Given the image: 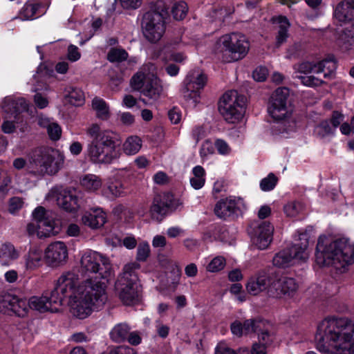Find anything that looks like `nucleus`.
<instances>
[{
    "instance_id": "nucleus-1",
    "label": "nucleus",
    "mask_w": 354,
    "mask_h": 354,
    "mask_svg": "<svg viewBox=\"0 0 354 354\" xmlns=\"http://www.w3.org/2000/svg\"><path fill=\"white\" fill-rule=\"evenodd\" d=\"M78 277L73 272L63 273L57 280L50 296H33L29 299L30 308L39 312L56 311L65 298H68L71 313L79 319L89 316L93 310L102 308L106 302V286L93 279H88L76 289Z\"/></svg>"
},
{
    "instance_id": "nucleus-2",
    "label": "nucleus",
    "mask_w": 354,
    "mask_h": 354,
    "mask_svg": "<svg viewBox=\"0 0 354 354\" xmlns=\"http://www.w3.org/2000/svg\"><path fill=\"white\" fill-rule=\"evenodd\" d=\"M316 346L324 353L354 354V323L346 318H326L317 327Z\"/></svg>"
},
{
    "instance_id": "nucleus-3",
    "label": "nucleus",
    "mask_w": 354,
    "mask_h": 354,
    "mask_svg": "<svg viewBox=\"0 0 354 354\" xmlns=\"http://www.w3.org/2000/svg\"><path fill=\"white\" fill-rule=\"evenodd\" d=\"M315 261L321 266H332L344 271L354 262V244L345 238L335 239L331 236L321 235L317 244Z\"/></svg>"
},
{
    "instance_id": "nucleus-4",
    "label": "nucleus",
    "mask_w": 354,
    "mask_h": 354,
    "mask_svg": "<svg viewBox=\"0 0 354 354\" xmlns=\"http://www.w3.org/2000/svg\"><path fill=\"white\" fill-rule=\"evenodd\" d=\"M86 134L91 138L86 154L92 162L109 165L120 158V151L111 132L102 131L98 124H93L86 129Z\"/></svg>"
},
{
    "instance_id": "nucleus-5",
    "label": "nucleus",
    "mask_w": 354,
    "mask_h": 354,
    "mask_svg": "<svg viewBox=\"0 0 354 354\" xmlns=\"http://www.w3.org/2000/svg\"><path fill=\"white\" fill-rule=\"evenodd\" d=\"M80 255L78 271L82 275L88 276V278L81 283L78 279L76 289H78L79 286H82V283L88 279H96L105 284L107 299V282L113 274L109 259L103 254L92 250L82 251ZM72 272L78 275L74 271ZM77 277L79 278V276Z\"/></svg>"
},
{
    "instance_id": "nucleus-6",
    "label": "nucleus",
    "mask_w": 354,
    "mask_h": 354,
    "mask_svg": "<svg viewBox=\"0 0 354 354\" xmlns=\"http://www.w3.org/2000/svg\"><path fill=\"white\" fill-rule=\"evenodd\" d=\"M289 94L288 88H278L272 95L268 106L269 115L277 122L279 133H288L297 129L293 107L288 100Z\"/></svg>"
},
{
    "instance_id": "nucleus-7",
    "label": "nucleus",
    "mask_w": 354,
    "mask_h": 354,
    "mask_svg": "<svg viewBox=\"0 0 354 354\" xmlns=\"http://www.w3.org/2000/svg\"><path fill=\"white\" fill-rule=\"evenodd\" d=\"M250 50L246 37L239 32L225 34L220 37L214 46V53L224 62L231 63L243 59Z\"/></svg>"
},
{
    "instance_id": "nucleus-8",
    "label": "nucleus",
    "mask_w": 354,
    "mask_h": 354,
    "mask_svg": "<svg viewBox=\"0 0 354 354\" xmlns=\"http://www.w3.org/2000/svg\"><path fill=\"white\" fill-rule=\"evenodd\" d=\"M64 156L46 147L35 149L30 155L29 171L37 176H53L62 167Z\"/></svg>"
},
{
    "instance_id": "nucleus-9",
    "label": "nucleus",
    "mask_w": 354,
    "mask_h": 354,
    "mask_svg": "<svg viewBox=\"0 0 354 354\" xmlns=\"http://www.w3.org/2000/svg\"><path fill=\"white\" fill-rule=\"evenodd\" d=\"M140 267L136 261L126 264L115 283L119 298L125 305H133L140 301L141 286L136 272Z\"/></svg>"
},
{
    "instance_id": "nucleus-10",
    "label": "nucleus",
    "mask_w": 354,
    "mask_h": 354,
    "mask_svg": "<svg viewBox=\"0 0 354 354\" xmlns=\"http://www.w3.org/2000/svg\"><path fill=\"white\" fill-rule=\"evenodd\" d=\"M336 68V62L332 57H329L317 63L304 62L295 64L293 67L295 70V77L300 79L304 85L310 87L321 86L324 83V81L313 75L302 76L299 75L297 73L306 74L312 72L315 73H323L325 78H329L333 75Z\"/></svg>"
},
{
    "instance_id": "nucleus-11",
    "label": "nucleus",
    "mask_w": 354,
    "mask_h": 354,
    "mask_svg": "<svg viewBox=\"0 0 354 354\" xmlns=\"http://www.w3.org/2000/svg\"><path fill=\"white\" fill-rule=\"evenodd\" d=\"M309 236L307 232H299L298 239L290 248L284 249L277 253L272 259L273 265L278 268H287L297 263L305 262L309 257Z\"/></svg>"
},
{
    "instance_id": "nucleus-12",
    "label": "nucleus",
    "mask_w": 354,
    "mask_h": 354,
    "mask_svg": "<svg viewBox=\"0 0 354 354\" xmlns=\"http://www.w3.org/2000/svg\"><path fill=\"white\" fill-rule=\"evenodd\" d=\"M155 69V66L151 63L145 64L131 80L133 88L140 91L152 101H156L162 91L160 80L154 74Z\"/></svg>"
},
{
    "instance_id": "nucleus-13",
    "label": "nucleus",
    "mask_w": 354,
    "mask_h": 354,
    "mask_svg": "<svg viewBox=\"0 0 354 354\" xmlns=\"http://www.w3.org/2000/svg\"><path fill=\"white\" fill-rule=\"evenodd\" d=\"M32 217L33 221L27 225L29 235H36L39 238L49 237L57 234L61 230L59 221L41 206L35 209Z\"/></svg>"
},
{
    "instance_id": "nucleus-14",
    "label": "nucleus",
    "mask_w": 354,
    "mask_h": 354,
    "mask_svg": "<svg viewBox=\"0 0 354 354\" xmlns=\"http://www.w3.org/2000/svg\"><path fill=\"white\" fill-rule=\"evenodd\" d=\"M246 98L235 90L225 92L218 102V111L225 120L229 123L239 122L244 115Z\"/></svg>"
},
{
    "instance_id": "nucleus-15",
    "label": "nucleus",
    "mask_w": 354,
    "mask_h": 354,
    "mask_svg": "<svg viewBox=\"0 0 354 354\" xmlns=\"http://www.w3.org/2000/svg\"><path fill=\"white\" fill-rule=\"evenodd\" d=\"M207 76L198 68L190 71L184 80V97L195 106L199 102L200 92L207 83Z\"/></svg>"
},
{
    "instance_id": "nucleus-16",
    "label": "nucleus",
    "mask_w": 354,
    "mask_h": 354,
    "mask_svg": "<svg viewBox=\"0 0 354 354\" xmlns=\"http://www.w3.org/2000/svg\"><path fill=\"white\" fill-rule=\"evenodd\" d=\"M165 19L153 12H147L142 19V29L145 37L151 43L158 41L164 35L166 29Z\"/></svg>"
},
{
    "instance_id": "nucleus-17",
    "label": "nucleus",
    "mask_w": 354,
    "mask_h": 354,
    "mask_svg": "<svg viewBox=\"0 0 354 354\" xmlns=\"http://www.w3.org/2000/svg\"><path fill=\"white\" fill-rule=\"evenodd\" d=\"M253 243L260 250L267 248L272 240L274 227L268 221H255L250 231Z\"/></svg>"
},
{
    "instance_id": "nucleus-18",
    "label": "nucleus",
    "mask_w": 354,
    "mask_h": 354,
    "mask_svg": "<svg viewBox=\"0 0 354 354\" xmlns=\"http://www.w3.org/2000/svg\"><path fill=\"white\" fill-rule=\"evenodd\" d=\"M245 209L243 198L229 196L217 202L214 208L216 215L223 219L234 217Z\"/></svg>"
},
{
    "instance_id": "nucleus-19",
    "label": "nucleus",
    "mask_w": 354,
    "mask_h": 354,
    "mask_svg": "<svg viewBox=\"0 0 354 354\" xmlns=\"http://www.w3.org/2000/svg\"><path fill=\"white\" fill-rule=\"evenodd\" d=\"M30 308L29 300L19 298L10 293H4L0 295V311L8 313H14L19 317H24Z\"/></svg>"
},
{
    "instance_id": "nucleus-20",
    "label": "nucleus",
    "mask_w": 354,
    "mask_h": 354,
    "mask_svg": "<svg viewBox=\"0 0 354 354\" xmlns=\"http://www.w3.org/2000/svg\"><path fill=\"white\" fill-rule=\"evenodd\" d=\"M298 288L295 279L288 277H274L272 286L269 289V297L272 298L292 297Z\"/></svg>"
},
{
    "instance_id": "nucleus-21",
    "label": "nucleus",
    "mask_w": 354,
    "mask_h": 354,
    "mask_svg": "<svg viewBox=\"0 0 354 354\" xmlns=\"http://www.w3.org/2000/svg\"><path fill=\"white\" fill-rule=\"evenodd\" d=\"M130 174H132V171L128 168L119 169L115 174V181L110 179L106 186L102 188V194L109 199L124 196L127 193L126 187L118 180Z\"/></svg>"
},
{
    "instance_id": "nucleus-22",
    "label": "nucleus",
    "mask_w": 354,
    "mask_h": 354,
    "mask_svg": "<svg viewBox=\"0 0 354 354\" xmlns=\"http://www.w3.org/2000/svg\"><path fill=\"white\" fill-rule=\"evenodd\" d=\"M176 207V201L171 194H165L153 198L149 209L151 218L161 221L169 209Z\"/></svg>"
},
{
    "instance_id": "nucleus-23",
    "label": "nucleus",
    "mask_w": 354,
    "mask_h": 354,
    "mask_svg": "<svg viewBox=\"0 0 354 354\" xmlns=\"http://www.w3.org/2000/svg\"><path fill=\"white\" fill-rule=\"evenodd\" d=\"M273 280L274 276L261 272L249 279L246 284L247 291L252 295H257L263 291H266L269 296V289L272 286Z\"/></svg>"
},
{
    "instance_id": "nucleus-24",
    "label": "nucleus",
    "mask_w": 354,
    "mask_h": 354,
    "mask_svg": "<svg viewBox=\"0 0 354 354\" xmlns=\"http://www.w3.org/2000/svg\"><path fill=\"white\" fill-rule=\"evenodd\" d=\"M45 257L52 266H59L68 259V248L62 241H55L48 245L45 250Z\"/></svg>"
},
{
    "instance_id": "nucleus-25",
    "label": "nucleus",
    "mask_w": 354,
    "mask_h": 354,
    "mask_svg": "<svg viewBox=\"0 0 354 354\" xmlns=\"http://www.w3.org/2000/svg\"><path fill=\"white\" fill-rule=\"evenodd\" d=\"M265 322L260 319H247L243 323L236 320L231 324L230 329L234 335L241 337L262 330Z\"/></svg>"
},
{
    "instance_id": "nucleus-26",
    "label": "nucleus",
    "mask_w": 354,
    "mask_h": 354,
    "mask_svg": "<svg viewBox=\"0 0 354 354\" xmlns=\"http://www.w3.org/2000/svg\"><path fill=\"white\" fill-rule=\"evenodd\" d=\"M81 195L75 189L64 190L57 197V205L67 212H76L82 204Z\"/></svg>"
},
{
    "instance_id": "nucleus-27",
    "label": "nucleus",
    "mask_w": 354,
    "mask_h": 354,
    "mask_svg": "<svg viewBox=\"0 0 354 354\" xmlns=\"http://www.w3.org/2000/svg\"><path fill=\"white\" fill-rule=\"evenodd\" d=\"M2 109L5 113L7 114L6 118H17L19 113L28 110V103L24 98H13L11 97H6Z\"/></svg>"
},
{
    "instance_id": "nucleus-28",
    "label": "nucleus",
    "mask_w": 354,
    "mask_h": 354,
    "mask_svg": "<svg viewBox=\"0 0 354 354\" xmlns=\"http://www.w3.org/2000/svg\"><path fill=\"white\" fill-rule=\"evenodd\" d=\"M334 17L340 26L354 20V0H344L339 3L335 9Z\"/></svg>"
},
{
    "instance_id": "nucleus-29",
    "label": "nucleus",
    "mask_w": 354,
    "mask_h": 354,
    "mask_svg": "<svg viewBox=\"0 0 354 354\" xmlns=\"http://www.w3.org/2000/svg\"><path fill=\"white\" fill-rule=\"evenodd\" d=\"M82 223L92 229L104 225L106 221L105 212L100 207L91 209L82 216Z\"/></svg>"
},
{
    "instance_id": "nucleus-30",
    "label": "nucleus",
    "mask_w": 354,
    "mask_h": 354,
    "mask_svg": "<svg viewBox=\"0 0 354 354\" xmlns=\"http://www.w3.org/2000/svg\"><path fill=\"white\" fill-rule=\"evenodd\" d=\"M43 252L41 250L33 247L24 257V265L26 272H32L42 266Z\"/></svg>"
},
{
    "instance_id": "nucleus-31",
    "label": "nucleus",
    "mask_w": 354,
    "mask_h": 354,
    "mask_svg": "<svg viewBox=\"0 0 354 354\" xmlns=\"http://www.w3.org/2000/svg\"><path fill=\"white\" fill-rule=\"evenodd\" d=\"M64 96L66 102L75 106H82L85 102L84 92L77 87L67 86L64 90Z\"/></svg>"
},
{
    "instance_id": "nucleus-32",
    "label": "nucleus",
    "mask_w": 354,
    "mask_h": 354,
    "mask_svg": "<svg viewBox=\"0 0 354 354\" xmlns=\"http://www.w3.org/2000/svg\"><path fill=\"white\" fill-rule=\"evenodd\" d=\"M46 9L40 3L25 4L19 13L23 20H31L43 15Z\"/></svg>"
},
{
    "instance_id": "nucleus-33",
    "label": "nucleus",
    "mask_w": 354,
    "mask_h": 354,
    "mask_svg": "<svg viewBox=\"0 0 354 354\" xmlns=\"http://www.w3.org/2000/svg\"><path fill=\"white\" fill-rule=\"evenodd\" d=\"M80 185L86 191L93 193L102 187V181L100 176L88 174L81 178Z\"/></svg>"
},
{
    "instance_id": "nucleus-34",
    "label": "nucleus",
    "mask_w": 354,
    "mask_h": 354,
    "mask_svg": "<svg viewBox=\"0 0 354 354\" xmlns=\"http://www.w3.org/2000/svg\"><path fill=\"white\" fill-rule=\"evenodd\" d=\"M91 105L97 118L102 120H108L110 118L109 106L103 99L99 97H94Z\"/></svg>"
},
{
    "instance_id": "nucleus-35",
    "label": "nucleus",
    "mask_w": 354,
    "mask_h": 354,
    "mask_svg": "<svg viewBox=\"0 0 354 354\" xmlns=\"http://www.w3.org/2000/svg\"><path fill=\"white\" fill-rule=\"evenodd\" d=\"M142 146V140L138 136H130L123 142L122 150L127 156L138 153Z\"/></svg>"
},
{
    "instance_id": "nucleus-36",
    "label": "nucleus",
    "mask_w": 354,
    "mask_h": 354,
    "mask_svg": "<svg viewBox=\"0 0 354 354\" xmlns=\"http://www.w3.org/2000/svg\"><path fill=\"white\" fill-rule=\"evenodd\" d=\"M38 124L40 127L47 129L50 138L53 140H58L62 134V129L59 125L54 122H51L48 118L41 117L39 119Z\"/></svg>"
},
{
    "instance_id": "nucleus-37",
    "label": "nucleus",
    "mask_w": 354,
    "mask_h": 354,
    "mask_svg": "<svg viewBox=\"0 0 354 354\" xmlns=\"http://www.w3.org/2000/svg\"><path fill=\"white\" fill-rule=\"evenodd\" d=\"M19 254L13 245L4 243L0 247V263L2 265H9L12 261L17 259Z\"/></svg>"
},
{
    "instance_id": "nucleus-38",
    "label": "nucleus",
    "mask_w": 354,
    "mask_h": 354,
    "mask_svg": "<svg viewBox=\"0 0 354 354\" xmlns=\"http://www.w3.org/2000/svg\"><path fill=\"white\" fill-rule=\"evenodd\" d=\"M172 0H150V10L148 12L160 14L163 19H166L169 16V9Z\"/></svg>"
},
{
    "instance_id": "nucleus-39",
    "label": "nucleus",
    "mask_w": 354,
    "mask_h": 354,
    "mask_svg": "<svg viewBox=\"0 0 354 354\" xmlns=\"http://www.w3.org/2000/svg\"><path fill=\"white\" fill-rule=\"evenodd\" d=\"M259 343L252 346V354H266L267 348L272 342V337L267 331H261L259 334Z\"/></svg>"
},
{
    "instance_id": "nucleus-40",
    "label": "nucleus",
    "mask_w": 354,
    "mask_h": 354,
    "mask_svg": "<svg viewBox=\"0 0 354 354\" xmlns=\"http://www.w3.org/2000/svg\"><path fill=\"white\" fill-rule=\"evenodd\" d=\"M205 171L204 168L200 165L194 167L192 170V176L189 182L191 186L195 189H201L205 183Z\"/></svg>"
},
{
    "instance_id": "nucleus-41",
    "label": "nucleus",
    "mask_w": 354,
    "mask_h": 354,
    "mask_svg": "<svg viewBox=\"0 0 354 354\" xmlns=\"http://www.w3.org/2000/svg\"><path fill=\"white\" fill-rule=\"evenodd\" d=\"M274 21L279 24V30L277 35V46H279L284 43L288 37V28L290 23L286 17L279 16L274 19Z\"/></svg>"
},
{
    "instance_id": "nucleus-42",
    "label": "nucleus",
    "mask_w": 354,
    "mask_h": 354,
    "mask_svg": "<svg viewBox=\"0 0 354 354\" xmlns=\"http://www.w3.org/2000/svg\"><path fill=\"white\" fill-rule=\"evenodd\" d=\"M339 44L343 50L354 47V26L351 25L343 31L339 38Z\"/></svg>"
},
{
    "instance_id": "nucleus-43",
    "label": "nucleus",
    "mask_w": 354,
    "mask_h": 354,
    "mask_svg": "<svg viewBox=\"0 0 354 354\" xmlns=\"http://www.w3.org/2000/svg\"><path fill=\"white\" fill-rule=\"evenodd\" d=\"M130 328L127 324H118L115 325L110 332V336L113 341L121 342L127 338Z\"/></svg>"
},
{
    "instance_id": "nucleus-44",
    "label": "nucleus",
    "mask_w": 354,
    "mask_h": 354,
    "mask_svg": "<svg viewBox=\"0 0 354 354\" xmlns=\"http://www.w3.org/2000/svg\"><path fill=\"white\" fill-rule=\"evenodd\" d=\"M188 6L185 1H179L174 4L171 8L173 17L176 20L183 19L187 13Z\"/></svg>"
},
{
    "instance_id": "nucleus-45",
    "label": "nucleus",
    "mask_w": 354,
    "mask_h": 354,
    "mask_svg": "<svg viewBox=\"0 0 354 354\" xmlns=\"http://www.w3.org/2000/svg\"><path fill=\"white\" fill-rule=\"evenodd\" d=\"M226 260L223 257L217 256L214 257L206 266V270L210 272H217L224 268Z\"/></svg>"
},
{
    "instance_id": "nucleus-46",
    "label": "nucleus",
    "mask_w": 354,
    "mask_h": 354,
    "mask_svg": "<svg viewBox=\"0 0 354 354\" xmlns=\"http://www.w3.org/2000/svg\"><path fill=\"white\" fill-rule=\"evenodd\" d=\"M334 128H333L328 120H324L321 122L315 128L314 133L317 136L324 138L329 135H333L335 133Z\"/></svg>"
},
{
    "instance_id": "nucleus-47",
    "label": "nucleus",
    "mask_w": 354,
    "mask_h": 354,
    "mask_svg": "<svg viewBox=\"0 0 354 354\" xmlns=\"http://www.w3.org/2000/svg\"><path fill=\"white\" fill-rule=\"evenodd\" d=\"M277 182V177L273 173H270L266 177L263 178L261 180L260 188L263 192H270L274 189Z\"/></svg>"
},
{
    "instance_id": "nucleus-48",
    "label": "nucleus",
    "mask_w": 354,
    "mask_h": 354,
    "mask_svg": "<svg viewBox=\"0 0 354 354\" xmlns=\"http://www.w3.org/2000/svg\"><path fill=\"white\" fill-rule=\"evenodd\" d=\"M128 57L127 51L122 48H112L107 55V59L111 62H122Z\"/></svg>"
},
{
    "instance_id": "nucleus-49",
    "label": "nucleus",
    "mask_w": 354,
    "mask_h": 354,
    "mask_svg": "<svg viewBox=\"0 0 354 354\" xmlns=\"http://www.w3.org/2000/svg\"><path fill=\"white\" fill-rule=\"evenodd\" d=\"M303 209V205L301 203L291 201L284 205V213L288 217L297 216Z\"/></svg>"
},
{
    "instance_id": "nucleus-50",
    "label": "nucleus",
    "mask_w": 354,
    "mask_h": 354,
    "mask_svg": "<svg viewBox=\"0 0 354 354\" xmlns=\"http://www.w3.org/2000/svg\"><path fill=\"white\" fill-rule=\"evenodd\" d=\"M151 250L149 244L147 241L140 242L137 248L136 260L146 261L150 255Z\"/></svg>"
},
{
    "instance_id": "nucleus-51",
    "label": "nucleus",
    "mask_w": 354,
    "mask_h": 354,
    "mask_svg": "<svg viewBox=\"0 0 354 354\" xmlns=\"http://www.w3.org/2000/svg\"><path fill=\"white\" fill-rule=\"evenodd\" d=\"M215 354H250V351L247 348H241L235 351L223 344H219L216 348Z\"/></svg>"
},
{
    "instance_id": "nucleus-52",
    "label": "nucleus",
    "mask_w": 354,
    "mask_h": 354,
    "mask_svg": "<svg viewBox=\"0 0 354 354\" xmlns=\"http://www.w3.org/2000/svg\"><path fill=\"white\" fill-rule=\"evenodd\" d=\"M200 156L203 159L207 158L214 153V145L209 140H205L200 149Z\"/></svg>"
},
{
    "instance_id": "nucleus-53",
    "label": "nucleus",
    "mask_w": 354,
    "mask_h": 354,
    "mask_svg": "<svg viewBox=\"0 0 354 354\" xmlns=\"http://www.w3.org/2000/svg\"><path fill=\"white\" fill-rule=\"evenodd\" d=\"M165 50H167L168 53L167 56L165 57L167 61H174L181 63L186 59V57L183 53L174 52L171 46H167L165 48Z\"/></svg>"
},
{
    "instance_id": "nucleus-54",
    "label": "nucleus",
    "mask_w": 354,
    "mask_h": 354,
    "mask_svg": "<svg viewBox=\"0 0 354 354\" xmlns=\"http://www.w3.org/2000/svg\"><path fill=\"white\" fill-rule=\"evenodd\" d=\"M268 75V71L266 67L259 66L253 71L252 77L255 81L263 82L266 80Z\"/></svg>"
},
{
    "instance_id": "nucleus-55",
    "label": "nucleus",
    "mask_w": 354,
    "mask_h": 354,
    "mask_svg": "<svg viewBox=\"0 0 354 354\" xmlns=\"http://www.w3.org/2000/svg\"><path fill=\"white\" fill-rule=\"evenodd\" d=\"M10 183V178L6 170L0 169V192L4 193Z\"/></svg>"
},
{
    "instance_id": "nucleus-56",
    "label": "nucleus",
    "mask_w": 354,
    "mask_h": 354,
    "mask_svg": "<svg viewBox=\"0 0 354 354\" xmlns=\"http://www.w3.org/2000/svg\"><path fill=\"white\" fill-rule=\"evenodd\" d=\"M24 205L23 200L19 197H13L10 200L9 212L11 214H15Z\"/></svg>"
},
{
    "instance_id": "nucleus-57",
    "label": "nucleus",
    "mask_w": 354,
    "mask_h": 354,
    "mask_svg": "<svg viewBox=\"0 0 354 354\" xmlns=\"http://www.w3.org/2000/svg\"><path fill=\"white\" fill-rule=\"evenodd\" d=\"M156 330L159 337L166 338L169 332V327L167 325L162 324L160 321H156Z\"/></svg>"
},
{
    "instance_id": "nucleus-58",
    "label": "nucleus",
    "mask_w": 354,
    "mask_h": 354,
    "mask_svg": "<svg viewBox=\"0 0 354 354\" xmlns=\"http://www.w3.org/2000/svg\"><path fill=\"white\" fill-rule=\"evenodd\" d=\"M344 119V115L339 112V111H333L330 118V122L332 124L331 127L334 128L335 131L336 129L340 125V124L343 122Z\"/></svg>"
},
{
    "instance_id": "nucleus-59",
    "label": "nucleus",
    "mask_w": 354,
    "mask_h": 354,
    "mask_svg": "<svg viewBox=\"0 0 354 354\" xmlns=\"http://www.w3.org/2000/svg\"><path fill=\"white\" fill-rule=\"evenodd\" d=\"M109 354H138L133 348L126 346H120L112 348Z\"/></svg>"
},
{
    "instance_id": "nucleus-60",
    "label": "nucleus",
    "mask_w": 354,
    "mask_h": 354,
    "mask_svg": "<svg viewBox=\"0 0 354 354\" xmlns=\"http://www.w3.org/2000/svg\"><path fill=\"white\" fill-rule=\"evenodd\" d=\"M214 147H216L218 152L221 155H227L230 151L229 145L223 140H217L215 142Z\"/></svg>"
},
{
    "instance_id": "nucleus-61",
    "label": "nucleus",
    "mask_w": 354,
    "mask_h": 354,
    "mask_svg": "<svg viewBox=\"0 0 354 354\" xmlns=\"http://www.w3.org/2000/svg\"><path fill=\"white\" fill-rule=\"evenodd\" d=\"M118 1L125 9H136L142 4L141 0H118Z\"/></svg>"
},
{
    "instance_id": "nucleus-62",
    "label": "nucleus",
    "mask_w": 354,
    "mask_h": 354,
    "mask_svg": "<svg viewBox=\"0 0 354 354\" xmlns=\"http://www.w3.org/2000/svg\"><path fill=\"white\" fill-rule=\"evenodd\" d=\"M207 135L206 130L203 127H196L192 131V137L198 143L199 140L205 138Z\"/></svg>"
},
{
    "instance_id": "nucleus-63",
    "label": "nucleus",
    "mask_w": 354,
    "mask_h": 354,
    "mask_svg": "<svg viewBox=\"0 0 354 354\" xmlns=\"http://www.w3.org/2000/svg\"><path fill=\"white\" fill-rule=\"evenodd\" d=\"M68 58L71 62H76L80 58L78 48L74 45H70L68 48Z\"/></svg>"
},
{
    "instance_id": "nucleus-64",
    "label": "nucleus",
    "mask_w": 354,
    "mask_h": 354,
    "mask_svg": "<svg viewBox=\"0 0 354 354\" xmlns=\"http://www.w3.org/2000/svg\"><path fill=\"white\" fill-rule=\"evenodd\" d=\"M170 121L174 124H178L181 120V113L176 108L171 109L168 113Z\"/></svg>"
}]
</instances>
